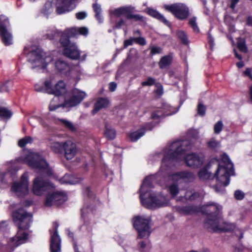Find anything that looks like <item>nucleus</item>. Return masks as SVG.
Listing matches in <instances>:
<instances>
[{
	"mask_svg": "<svg viewBox=\"0 0 252 252\" xmlns=\"http://www.w3.org/2000/svg\"><path fill=\"white\" fill-rule=\"evenodd\" d=\"M233 163L229 158H218L211 161L198 172V176L202 180L211 182L216 179V184L210 185L216 192L221 190L222 186L229 184V177L234 175Z\"/></svg>",
	"mask_w": 252,
	"mask_h": 252,
	"instance_id": "obj_1",
	"label": "nucleus"
},
{
	"mask_svg": "<svg viewBox=\"0 0 252 252\" xmlns=\"http://www.w3.org/2000/svg\"><path fill=\"white\" fill-rule=\"evenodd\" d=\"M53 184L46 181L42 177H37L33 181L32 191L37 195H41L47 191L48 195L45 202L46 206L59 205L67 200V196L62 192L54 191Z\"/></svg>",
	"mask_w": 252,
	"mask_h": 252,
	"instance_id": "obj_2",
	"label": "nucleus"
},
{
	"mask_svg": "<svg viewBox=\"0 0 252 252\" xmlns=\"http://www.w3.org/2000/svg\"><path fill=\"white\" fill-rule=\"evenodd\" d=\"M152 176L146 177L141 186L140 198L142 205L146 208L155 210L166 206L169 200L161 194L152 192L150 189L153 187Z\"/></svg>",
	"mask_w": 252,
	"mask_h": 252,
	"instance_id": "obj_3",
	"label": "nucleus"
},
{
	"mask_svg": "<svg viewBox=\"0 0 252 252\" xmlns=\"http://www.w3.org/2000/svg\"><path fill=\"white\" fill-rule=\"evenodd\" d=\"M220 206L211 203L206 205L208 216L204 223V226L210 231H230L234 228L232 224L225 222L220 215Z\"/></svg>",
	"mask_w": 252,
	"mask_h": 252,
	"instance_id": "obj_4",
	"label": "nucleus"
},
{
	"mask_svg": "<svg viewBox=\"0 0 252 252\" xmlns=\"http://www.w3.org/2000/svg\"><path fill=\"white\" fill-rule=\"evenodd\" d=\"M13 219L18 230L16 236L11 239V245L17 247L26 242L28 234L25 230L30 227L32 222V216L26 212L23 209H19L13 213Z\"/></svg>",
	"mask_w": 252,
	"mask_h": 252,
	"instance_id": "obj_5",
	"label": "nucleus"
},
{
	"mask_svg": "<svg viewBox=\"0 0 252 252\" xmlns=\"http://www.w3.org/2000/svg\"><path fill=\"white\" fill-rule=\"evenodd\" d=\"M191 148V144L188 140H178L173 142L170 145L164 148L157 156L165 158H188L189 155L187 152Z\"/></svg>",
	"mask_w": 252,
	"mask_h": 252,
	"instance_id": "obj_6",
	"label": "nucleus"
},
{
	"mask_svg": "<svg viewBox=\"0 0 252 252\" xmlns=\"http://www.w3.org/2000/svg\"><path fill=\"white\" fill-rule=\"evenodd\" d=\"M133 225L137 231L138 238H148L152 232L150 216H140L133 218Z\"/></svg>",
	"mask_w": 252,
	"mask_h": 252,
	"instance_id": "obj_7",
	"label": "nucleus"
},
{
	"mask_svg": "<svg viewBox=\"0 0 252 252\" xmlns=\"http://www.w3.org/2000/svg\"><path fill=\"white\" fill-rule=\"evenodd\" d=\"M164 9L171 13L174 17L179 20L187 19L189 15V7L184 3L177 2L171 4H164Z\"/></svg>",
	"mask_w": 252,
	"mask_h": 252,
	"instance_id": "obj_8",
	"label": "nucleus"
},
{
	"mask_svg": "<svg viewBox=\"0 0 252 252\" xmlns=\"http://www.w3.org/2000/svg\"><path fill=\"white\" fill-rule=\"evenodd\" d=\"M9 24L7 17L3 15H0V35L2 42L5 46L12 44V35L7 29Z\"/></svg>",
	"mask_w": 252,
	"mask_h": 252,
	"instance_id": "obj_9",
	"label": "nucleus"
},
{
	"mask_svg": "<svg viewBox=\"0 0 252 252\" xmlns=\"http://www.w3.org/2000/svg\"><path fill=\"white\" fill-rule=\"evenodd\" d=\"M11 190L19 196H23L28 193L29 182L28 175L23 174L19 182L14 183L11 187Z\"/></svg>",
	"mask_w": 252,
	"mask_h": 252,
	"instance_id": "obj_10",
	"label": "nucleus"
},
{
	"mask_svg": "<svg viewBox=\"0 0 252 252\" xmlns=\"http://www.w3.org/2000/svg\"><path fill=\"white\" fill-rule=\"evenodd\" d=\"M28 164L31 167L46 173L48 176L53 175V171L44 158H30Z\"/></svg>",
	"mask_w": 252,
	"mask_h": 252,
	"instance_id": "obj_11",
	"label": "nucleus"
},
{
	"mask_svg": "<svg viewBox=\"0 0 252 252\" xmlns=\"http://www.w3.org/2000/svg\"><path fill=\"white\" fill-rule=\"evenodd\" d=\"M85 92L78 89L72 91V96L68 99L65 100L63 106L66 107H72L79 104L85 97Z\"/></svg>",
	"mask_w": 252,
	"mask_h": 252,
	"instance_id": "obj_12",
	"label": "nucleus"
},
{
	"mask_svg": "<svg viewBox=\"0 0 252 252\" xmlns=\"http://www.w3.org/2000/svg\"><path fill=\"white\" fill-rule=\"evenodd\" d=\"M32 142L33 139L32 137L26 136L18 141V146L20 148H23V152L25 155L24 158H41L39 153L34 152L31 149L25 148L28 144L32 143Z\"/></svg>",
	"mask_w": 252,
	"mask_h": 252,
	"instance_id": "obj_13",
	"label": "nucleus"
},
{
	"mask_svg": "<svg viewBox=\"0 0 252 252\" xmlns=\"http://www.w3.org/2000/svg\"><path fill=\"white\" fill-rule=\"evenodd\" d=\"M73 1L74 0H56V13L61 15L72 11L74 8Z\"/></svg>",
	"mask_w": 252,
	"mask_h": 252,
	"instance_id": "obj_14",
	"label": "nucleus"
},
{
	"mask_svg": "<svg viewBox=\"0 0 252 252\" xmlns=\"http://www.w3.org/2000/svg\"><path fill=\"white\" fill-rule=\"evenodd\" d=\"M63 54L64 56L72 60H80V51L75 43L63 48Z\"/></svg>",
	"mask_w": 252,
	"mask_h": 252,
	"instance_id": "obj_15",
	"label": "nucleus"
},
{
	"mask_svg": "<svg viewBox=\"0 0 252 252\" xmlns=\"http://www.w3.org/2000/svg\"><path fill=\"white\" fill-rule=\"evenodd\" d=\"M55 232L51 234L50 248L51 252H60L61 251V239L58 234L59 224L54 222Z\"/></svg>",
	"mask_w": 252,
	"mask_h": 252,
	"instance_id": "obj_16",
	"label": "nucleus"
},
{
	"mask_svg": "<svg viewBox=\"0 0 252 252\" xmlns=\"http://www.w3.org/2000/svg\"><path fill=\"white\" fill-rule=\"evenodd\" d=\"M29 56L28 62L32 64L34 63H43L45 61L44 52L38 47H36L35 50H32L29 53Z\"/></svg>",
	"mask_w": 252,
	"mask_h": 252,
	"instance_id": "obj_17",
	"label": "nucleus"
},
{
	"mask_svg": "<svg viewBox=\"0 0 252 252\" xmlns=\"http://www.w3.org/2000/svg\"><path fill=\"white\" fill-rule=\"evenodd\" d=\"M54 66L58 73L65 76L69 75L71 69L66 62L61 59L57 60L54 63Z\"/></svg>",
	"mask_w": 252,
	"mask_h": 252,
	"instance_id": "obj_18",
	"label": "nucleus"
},
{
	"mask_svg": "<svg viewBox=\"0 0 252 252\" xmlns=\"http://www.w3.org/2000/svg\"><path fill=\"white\" fill-rule=\"evenodd\" d=\"M109 103V100L106 98H98L94 104V109L91 111V114L94 116L100 110L107 108Z\"/></svg>",
	"mask_w": 252,
	"mask_h": 252,
	"instance_id": "obj_19",
	"label": "nucleus"
},
{
	"mask_svg": "<svg viewBox=\"0 0 252 252\" xmlns=\"http://www.w3.org/2000/svg\"><path fill=\"white\" fill-rule=\"evenodd\" d=\"M73 35L71 33V31L69 28L65 29L63 32H62L60 38V43L61 45L63 47V48L66 47L68 46L71 45V44L74 43L73 42H71L70 39L71 38H74Z\"/></svg>",
	"mask_w": 252,
	"mask_h": 252,
	"instance_id": "obj_20",
	"label": "nucleus"
},
{
	"mask_svg": "<svg viewBox=\"0 0 252 252\" xmlns=\"http://www.w3.org/2000/svg\"><path fill=\"white\" fill-rule=\"evenodd\" d=\"M133 7H121L115 9L114 14L117 16H120L124 15L126 19L130 20L132 15Z\"/></svg>",
	"mask_w": 252,
	"mask_h": 252,
	"instance_id": "obj_21",
	"label": "nucleus"
},
{
	"mask_svg": "<svg viewBox=\"0 0 252 252\" xmlns=\"http://www.w3.org/2000/svg\"><path fill=\"white\" fill-rule=\"evenodd\" d=\"M77 151L76 145L70 140L64 142L63 153L65 156L71 155L74 156Z\"/></svg>",
	"mask_w": 252,
	"mask_h": 252,
	"instance_id": "obj_22",
	"label": "nucleus"
},
{
	"mask_svg": "<svg viewBox=\"0 0 252 252\" xmlns=\"http://www.w3.org/2000/svg\"><path fill=\"white\" fill-rule=\"evenodd\" d=\"M147 13L149 15L157 19L164 25L167 26H169L170 25V22L163 16V15L156 10L152 8H148Z\"/></svg>",
	"mask_w": 252,
	"mask_h": 252,
	"instance_id": "obj_23",
	"label": "nucleus"
},
{
	"mask_svg": "<svg viewBox=\"0 0 252 252\" xmlns=\"http://www.w3.org/2000/svg\"><path fill=\"white\" fill-rule=\"evenodd\" d=\"M69 29L74 37H77L79 35L86 36L89 33L88 29L86 27H72Z\"/></svg>",
	"mask_w": 252,
	"mask_h": 252,
	"instance_id": "obj_24",
	"label": "nucleus"
},
{
	"mask_svg": "<svg viewBox=\"0 0 252 252\" xmlns=\"http://www.w3.org/2000/svg\"><path fill=\"white\" fill-rule=\"evenodd\" d=\"M146 131V127H142L137 130L131 132L129 134L128 137L131 142H136L142 136H143Z\"/></svg>",
	"mask_w": 252,
	"mask_h": 252,
	"instance_id": "obj_25",
	"label": "nucleus"
},
{
	"mask_svg": "<svg viewBox=\"0 0 252 252\" xmlns=\"http://www.w3.org/2000/svg\"><path fill=\"white\" fill-rule=\"evenodd\" d=\"M65 90V84L63 81H59L54 87V94L56 96L62 95Z\"/></svg>",
	"mask_w": 252,
	"mask_h": 252,
	"instance_id": "obj_26",
	"label": "nucleus"
},
{
	"mask_svg": "<svg viewBox=\"0 0 252 252\" xmlns=\"http://www.w3.org/2000/svg\"><path fill=\"white\" fill-rule=\"evenodd\" d=\"M187 166L193 168L199 167L203 163V158H184Z\"/></svg>",
	"mask_w": 252,
	"mask_h": 252,
	"instance_id": "obj_27",
	"label": "nucleus"
},
{
	"mask_svg": "<svg viewBox=\"0 0 252 252\" xmlns=\"http://www.w3.org/2000/svg\"><path fill=\"white\" fill-rule=\"evenodd\" d=\"M104 135L108 140H113L116 137V131L108 125H105Z\"/></svg>",
	"mask_w": 252,
	"mask_h": 252,
	"instance_id": "obj_28",
	"label": "nucleus"
},
{
	"mask_svg": "<svg viewBox=\"0 0 252 252\" xmlns=\"http://www.w3.org/2000/svg\"><path fill=\"white\" fill-rule=\"evenodd\" d=\"M13 112L6 107L0 106V118L3 120H7L11 118Z\"/></svg>",
	"mask_w": 252,
	"mask_h": 252,
	"instance_id": "obj_29",
	"label": "nucleus"
},
{
	"mask_svg": "<svg viewBox=\"0 0 252 252\" xmlns=\"http://www.w3.org/2000/svg\"><path fill=\"white\" fill-rule=\"evenodd\" d=\"M237 47L241 52L247 53L249 51L246 45V39L244 38H239L237 39Z\"/></svg>",
	"mask_w": 252,
	"mask_h": 252,
	"instance_id": "obj_30",
	"label": "nucleus"
},
{
	"mask_svg": "<svg viewBox=\"0 0 252 252\" xmlns=\"http://www.w3.org/2000/svg\"><path fill=\"white\" fill-rule=\"evenodd\" d=\"M189 176V173L186 172H178L172 174L170 178L175 182H179L188 178Z\"/></svg>",
	"mask_w": 252,
	"mask_h": 252,
	"instance_id": "obj_31",
	"label": "nucleus"
},
{
	"mask_svg": "<svg viewBox=\"0 0 252 252\" xmlns=\"http://www.w3.org/2000/svg\"><path fill=\"white\" fill-rule=\"evenodd\" d=\"M64 142H55L51 146L52 151L57 154L63 153Z\"/></svg>",
	"mask_w": 252,
	"mask_h": 252,
	"instance_id": "obj_32",
	"label": "nucleus"
},
{
	"mask_svg": "<svg viewBox=\"0 0 252 252\" xmlns=\"http://www.w3.org/2000/svg\"><path fill=\"white\" fill-rule=\"evenodd\" d=\"M172 62V58L169 56H165L162 57L158 63L159 68L161 69L165 68L169 65Z\"/></svg>",
	"mask_w": 252,
	"mask_h": 252,
	"instance_id": "obj_33",
	"label": "nucleus"
},
{
	"mask_svg": "<svg viewBox=\"0 0 252 252\" xmlns=\"http://www.w3.org/2000/svg\"><path fill=\"white\" fill-rule=\"evenodd\" d=\"M207 147L213 151H216L217 149L220 147V143L219 141L214 138L211 139L207 143Z\"/></svg>",
	"mask_w": 252,
	"mask_h": 252,
	"instance_id": "obj_34",
	"label": "nucleus"
},
{
	"mask_svg": "<svg viewBox=\"0 0 252 252\" xmlns=\"http://www.w3.org/2000/svg\"><path fill=\"white\" fill-rule=\"evenodd\" d=\"M165 117V115L162 110H157L152 113L151 118L154 120H160Z\"/></svg>",
	"mask_w": 252,
	"mask_h": 252,
	"instance_id": "obj_35",
	"label": "nucleus"
},
{
	"mask_svg": "<svg viewBox=\"0 0 252 252\" xmlns=\"http://www.w3.org/2000/svg\"><path fill=\"white\" fill-rule=\"evenodd\" d=\"M178 38L181 40V42L184 45H187L189 43V40L187 35L183 31H179L177 33Z\"/></svg>",
	"mask_w": 252,
	"mask_h": 252,
	"instance_id": "obj_36",
	"label": "nucleus"
},
{
	"mask_svg": "<svg viewBox=\"0 0 252 252\" xmlns=\"http://www.w3.org/2000/svg\"><path fill=\"white\" fill-rule=\"evenodd\" d=\"M13 86V82L10 80H7L0 86V92H7Z\"/></svg>",
	"mask_w": 252,
	"mask_h": 252,
	"instance_id": "obj_37",
	"label": "nucleus"
},
{
	"mask_svg": "<svg viewBox=\"0 0 252 252\" xmlns=\"http://www.w3.org/2000/svg\"><path fill=\"white\" fill-rule=\"evenodd\" d=\"M179 190L178 186L175 184H171L168 187V191L173 197L177 195Z\"/></svg>",
	"mask_w": 252,
	"mask_h": 252,
	"instance_id": "obj_38",
	"label": "nucleus"
},
{
	"mask_svg": "<svg viewBox=\"0 0 252 252\" xmlns=\"http://www.w3.org/2000/svg\"><path fill=\"white\" fill-rule=\"evenodd\" d=\"M59 121L69 130L73 131L75 130V127L71 122L63 119H60Z\"/></svg>",
	"mask_w": 252,
	"mask_h": 252,
	"instance_id": "obj_39",
	"label": "nucleus"
},
{
	"mask_svg": "<svg viewBox=\"0 0 252 252\" xmlns=\"http://www.w3.org/2000/svg\"><path fill=\"white\" fill-rule=\"evenodd\" d=\"M46 92L49 94H54V87H52L51 81L46 80L44 82Z\"/></svg>",
	"mask_w": 252,
	"mask_h": 252,
	"instance_id": "obj_40",
	"label": "nucleus"
},
{
	"mask_svg": "<svg viewBox=\"0 0 252 252\" xmlns=\"http://www.w3.org/2000/svg\"><path fill=\"white\" fill-rule=\"evenodd\" d=\"M199 193L197 192H192V191H188L186 192V193L185 194L186 198L187 199H189V200H194V199L197 198L198 197H199Z\"/></svg>",
	"mask_w": 252,
	"mask_h": 252,
	"instance_id": "obj_41",
	"label": "nucleus"
},
{
	"mask_svg": "<svg viewBox=\"0 0 252 252\" xmlns=\"http://www.w3.org/2000/svg\"><path fill=\"white\" fill-rule=\"evenodd\" d=\"M156 80L154 78L151 77H148L147 79V80L145 81H143L141 83V85L142 86H151L154 85L156 84Z\"/></svg>",
	"mask_w": 252,
	"mask_h": 252,
	"instance_id": "obj_42",
	"label": "nucleus"
},
{
	"mask_svg": "<svg viewBox=\"0 0 252 252\" xmlns=\"http://www.w3.org/2000/svg\"><path fill=\"white\" fill-rule=\"evenodd\" d=\"M223 124L221 121H219L217 122L214 127V133L216 134L220 133L222 130L223 127Z\"/></svg>",
	"mask_w": 252,
	"mask_h": 252,
	"instance_id": "obj_43",
	"label": "nucleus"
},
{
	"mask_svg": "<svg viewBox=\"0 0 252 252\" xmlns=\"http://www.w3.org/2000/svg\"><path fill=\"white\" fill-rule=\"evenodd\" d=\"M150 55L154 56L156 54H159L162 52V48L160 47L153 46L150 48Z\"/></svg>",
	"mask_w": 252,
	"mask_h": 252,
	"instance_id": "obj_44",
	"label": "nucleus"
},
{
	"mask_svg": "<svg viewBox=\"0 0 252 252\" xmlns=\"http://www.w3.org/2000/svg\"><path fill=\"white\" fill-rule=\"evenodd\" d=\"M155 86L157 87V89L154 91V94L159 96H161L163 94V87L162 85L160 83H157L155 84Z\"/></svg>",
	"mask_w": 252,
	"mask_h": 252,
	"instance_id": "obj_45",
	"label": "nucleus"
},
{
	"mask_svg": "<svg viewBox=\"0 0 252 252\" xmlns=\"http://www.w3.org/2000/svg\"><path fill=\"white\" fill-rule=\"evenodd\" d=\"M206 113V107L202 103H199L197 106V113L201 116H204Z\"/></svg>",
	"mask_w": 252,
	"mask_h": 252,
	"instance_id": "obj_46",
	"label": "nucleus"
},
{
	"mask_svg": "<svg viewBox=\"0 0 252 252\" xmlns=\"http://www.w3.org/2000/svg\"><path fill=\"white\" fill-rule=\"evenodd\" d=\"M57 33L55 31H50L44 35V37L49 40H54L57 36Z\"/></svg>",
	"mask_w": 252,
	"mask_h": 252,
	"instance_id": "obj_47",
	"label": "nucleus"
},
{
	"mask_svg": "<svg viewBox=\"0 0 252 252\" xmlns=\"http://www.w3.org/2000/svg\"><path fill=\"white\" fill-rule=\"evenodd\" d=\"M133 39L134 40V42L137 44L141 46H144L146 44V41L144 37L139 36L137 37H134Z\"/></svg>",
	"mask_w": 252,
	"mask_h": 252,
	"instance_id": "obj_48",
	"label": "nucleus"
},
{
	"mask_svg": "<svg viewBox=\"0 0 252 252\" xmlns=\"http://www.w3.org/2000/svg\"><path fill=\"white\" fill-rule=\"evenodd\" d=\"M234 196L237 200H242L245 196V193L241 190H237L235 191Z\"/></svg>",
	"mask_w": 252,
	"mask_h": 252,
	"instance_id": "obj_49",
	"label": "nucleus"
},
{
	"mask_svg": "<svg viewBox=\"0 0 252 252\" xmlns=\"http://www.w3.org/2000/svg\"><path fill=\"white\" fill-rule=\"evenodd\" d=\"M243 75L248 76L252 81V68L248 67L243 72Z\"/></svg>",
	"mask_w": 252,
	"mask_h": 252,
	"instance_id": "obj_50",
	"label": "nucleus"
},
{
	"mask_svg": "<svg viewBox=\"0 0 252 252\" xmlns=\"http://www.w3.org/2000/svg\"><path fill=\"white\" fill-rule=\"evenodd\" d=\"M131 19H134L135 21H144V17L139 14H132L131 16Z\"/></svg>",
	"mask_w": 252,
	"mask_h": 252,
	"instance_id": "obj_51",
	"label": "nucleus"
},
{
	"mask_svg": "<svg viewBox=\"0 0 252 252\" xmlns=\"http://www.w3.org/2000/svg\"><path fill=\"white\" fill-rule=\"evenodd\" d=\"M87 13L84 11L79 12L76 13V18L78 20L84 19L87 17Z\"/></svg>",
	"mask_w": 252,
	"mask_h": 252,
	"instance_id": "obj_52",
	"label": "nucleus"
},
{
	"mask_svg": "<svg viewBox=\"0 0 252 252\" xmlns=\"http://www.w3.org/2000/svg\"><path fill=\"white\" fill-rule=\"evenodd\" d=\"M133 41H134V40L133 39V38L132 37L125 40L124 42V48H126L128 46L132 45Z\"/></svg>",
	"mask_w": 252,
	"mask_h": 252,
	"instance_id": "obj_53",
	"label": "nucleus"
},
{
	"mask_svg": "<svg viewBox=\"0 0 252 252\" xmlns=\"http://www.w3.org/2000/svg\"><path fill=\"white\" fill-rule=\"evenodd\" d=\"M208 42L210 46V48L212 50L214 46V39L211 34H208Z\"/></svg>",
	"mask_w": 252,
	"mask_h": 252,
	"instance_id": "obj_54",
	"label": "nucleus"
},
{
	"mask_svg": "<svg viewBox=\"0 0 252 252\" xmlns=\"http://www.w3.org/2000/svg\"><path fill=\"white\" fill-rule=\"evenodd\" d=\"M93 8L95 13L98 12H101V8L100 5L98 4L97 2L93 3Z\"/></svg>",
	"mask_w": 252,
	"mask_h": 252,
	"instance_id": "obj_55",
	"label": "nucleus"
},
{
	"mask_svg": "<svg viewBox=\"0 0 252 252\" xmlns=\"http://www.w3.org/2000/svg\"><path fill=\"white\" fill-rule=\"evenodd\" d=\"M126 23L123 19H121L119 21L116 23L114 29H121L122 26L125 25Z\"/></svg>",
	"mask_w": 252,
	"mask_h": 252,
	"instance_id": "obj_56",
	"label": "nucleus"
},
{
	"mask_svg": "<svg viewBox=\"0 0 252 252\" xmlns=\"http://www.w3.org/2000/svg\"><path fill=\"white\" fill-rule=\"evenodd\" d=\"M117 83L114 82H110L109 84V89L110 92H114L117 88Z\"/></svg>",
	"mask_w": 252,
	"mask_h": 252,
	"instance_id": "obj_57",
	"label": "nucleus"
},
{
	"mask_svg": "<svg viewBox=\"0 0 252 252\" xmlns=\"http://www.w3.org/2000/svg\"><path fill=\"white\" fill-rule=\"evenodd\" d=\"M240 0H230V5L229 6L230 8L232 9H234L236 7V4L239 2Z\"/></svg>",
	"mask_w": 252,
	"mask_h": 252,
	"instance_id": "obj_58",
	"label": "nucleus"
},
{
	"mask_svg": "<svg viewBox=\"0 0 252 252\" xmlns=\"http://www.w3.org/2000/svg\"><path fill=\"white\" fill-rule=\"evenodd\" d=\"M87 208H83L82 209V217L83 218H84V224L85 225H87V223H88V221L87 220H86V219L85 218V215H86V213H88V211H87Z\"/></svg>",
	"mask_w": 252,
	"mask_h": 252,
	"instance_id": "obj_59",
	"label": "nucleus"
},
{
	"mask_svg": "<svg viewBox=\"0 0 252 252\" xmlns=\"http://www.w3.org/2000/svg\"><path fill=\"white\" fill-rule=\"evenodd\" d=\"M34 89L36 92H43L45 90L43 86H41L39 85H35L34 86Z\"/></svg>",
	"mask_w": 252,
	"mask_h": 252,
	"instance_id": "obj_60",
	"label": "nucleus"
},
{
	"mask_svg": "<svg viewBox=\"0 0 252 252\" xmlns=\"http://www.w3.org/2000/svg\"><path fill=\"white\" fill-rule=\"evenodd\" d=\"M246 25L250 27H252V16H249L246 19Z\"/></svg>",
	"mask_w": 252,
	"mask_h": 252,
	"instance_id": "obj_61",
	"label": "nucleus"
},
{
	"mask_svg": "<svg viewBox=\"0 0 252 252\" xmlns=\"http://www.w3.org/2000/svg\"><path fill=\"white\" fill-rule=\"evenodd\" d=\"M101 12H98L95 13V17L99 23H101L102 22V18L101 15Z\"/></svg>",
	"mask_w": 252,
	"mask_h": 252,
	"instance_id": "obj_62",
	"label": "nucleus"
},
{
	"mask_svg": "<svg viewBox=\"0 0 252 252\" xmlns=\"http://www.w3.org/2000/svg\"><path fill=\"white\" fill-rule=\"evenodd\" d=\"M60 107V105H54L50 104L49 107V109L50 111H53L56 110L57 109H58Z\"/></svg>",
	"mask_w": 252,
	"mask_h": 252,
	"instance_id": "obj_63",
	"label": "nucleus"
},
{
	"mask_svg": "<svg viewBox=\"0 0 252 252\" xmlns=\"http://www.w3.org/2000/svg\"><path fill=\"white\" fill-rule=\"evenodd\" d=\"M196 24V18L195 17L191 18L189 21V24L191 26Z\"/></svg>",
	"mask_w": 252,
	"mask_h": 252,
	"instance_id": "obj_64",
	"label": "nucleus"
}]
</instances>
